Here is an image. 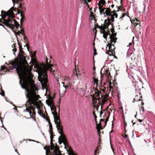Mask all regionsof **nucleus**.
<instances>
[{"instance_id": "1", "label": "nucleus", "mask_w": 155, "mask_h": 155, "mask_svg": "<svg viewBox=\"0 0 155 155\" xmlns=\"http://www.w3.org/2000/svg\"><path fill=\"white\" fill-rule=\"evenodd\" d=\"M17 67L16 70L20 79V84L21 87L25 89L26 92L25 94L27 101L25 106L26 108L25 111L29 113L30 116L31 117L32 110L33 112L32 115L35 114L34 109L32 106V104L35 105L38 109L40 106L38 105L37 101L38 100V95L36 94L34 90V81L31 79L33 75L31 71V68H28L23 63L17 64L13 67L11 68L13 70Z\"/></svg>"}, {"instance_id": "2", "label": "nucleus", "mask_w": 155, "mask_h": 155, "mask_svg": "<svg viewBox=\"0 0 155 155\" xmlns=\"http://www.w3.org/2000/svg\"><path fill=\"white\" fill-rule=\"evenodd\" d=\"M46 62V64L44 65L43 67L40 66L38 64L35 66V67L36 68L38 74V80L40 82L42 86L45 87L47 85V83L48 82L46 71L49 70L53 74H54V72L55 71L54 70H53L52 68L53 66L52 64H49L48 61V59L47 58Z\"/></svg>"}, {"instance_id": "3", "label": "nucleus", "mask_w": 155, "mask_h": 155, "mask_svg": "<svg viewBox=\"0 0 155 155\" xmlns=\"http://www.w3.org/2000/svg\"><path fill=\"white\" fill-rule=\"evenodd\" d=\"M16 11L14 10L15 12ZM2 15L3 18L0 20V22L3 23L7 26L12 29L15 27L17 28L19 27V25L14 19L15 16L13 10H8L7 12L2 10Z\"/></svg>"}, {"instance_id": "4", "label": "nucleus", "mask_w": 155, "mask_h": 155, "mask_svg": "<svg viewBox=\"0 0 155 155\" xmlns=\"http://www.w3.org/2000/svg\"><path fill=\"white\" fill-rule=\"evenodd\" d=\"M54 118V122L56 124V127L59 134H60V136L58 138L59 143L60 144L62 142L65 144L66 142V138L64 134L63 131V127L60 124V121L59 116L55 112V113H52Z\"/></svg>"}, {"instance_id": "5", "label": "nucleus", "mask_w": 155, "mask_h": 155, "mask_svg": "<svg viewBox=\"0 0 155 155\" xmlns=\"http://www.w3.org/2000/svg\"><path fill=\"white\" fill-rule=\"evenodd\" d=\"M64 82H62L63 84L64 90L62 91L61 89L59 90V93L64 94L66 91V89L70 88L72 84L71 79L69 76H65L62 78Z\"/></svg>"}, {"instance_id": "6", "label": "nucleus", "mask_w": 155, "mask_h": 155, "mask_svg": "<svg viewBox=\"0 0 155 155\" xmlns=\"http://www.w3.org/2000/svg\"><path fill=\"white\" fill-rule=\"evenodd\" d=\"M106 15L108 17L107 19L108 20V23H107L108 26L110 25L111 21H114V16L117 18V14L116 13L115 10H113V11L111 12V10H106Z\"/></svg>"}, {"instance_id": "7", "label": "nucleus", "mask_w": 155, "mask_h": 155, "mask_svg": "<svg viewBox=\"0 0 155 155\" xmlns=\"http://www.w3.org/2000/svg\"><path fill=\"white\" fill-rule=\"evenodd\" d=\"M18 56L19 58L20 61L19 63H23L28 68H31V71L32 70L33 68V66L31 65L29 66L28 64L26 63V61L25 59V56L23 55L22 53H20L18 54Z\"/></svg>"}, {"instance_id": "8", "label": "nucleus", "mask_w": 155, "mask_h": 155, "mask_svg": "<svg viewBox=\"0 0 155 155\" xmlns=\"http://www.w3.org/2000/svg\"><path fill=\"white\" fill-rule=\"evenodd\" d=\"M12 2L14 4L13 7L14 8H17V10H19V8H21V6L20 2L22 0H12Z\"/></svg>"}, {"instance_id": "9", "label": "nucleus", "mask_w": 155, "mask_h": 155, "mask_svg": "<svg viewBox=\"0 0 155 155\" xmlns=\"http://www.w3.org/2000/svg\"><path fill=\"white\" fill-rule=\"evenodd\" d=\"M105 3V2L104 0H100L98 4L99 6V10H110V8H105L103 7V6L104 5Z\"/></svg>"}, {"instance_id": "10", "label": "nucleus", "mask_w": 155, "mask_h": 155, "mask_svg": "<svg viewBox=\"0 0 155 155\" xmlns=\"http://www.w3.org/2000/svg\"><path fill=\"white\" fill-rule=\"evenodd\" d=\"M127 56L128 57L130 58L132 60H135L138 57V55H136L134 52L131 53L129 49L127 53Z\"/></svg>"}, {"instance_id": "11", "label": "nucleus", "mask_w": 155, "mask_h": 155, "mask_svg": "<svg viewBox=\"0 0 155 155\" xmlns=\"http://www.w3.org/2000/svg\"><path fill=\"white\" fill-rule=\"evenodd\" d=\"M89 12L90 13V15H89V20L92 23H95L96 22V21L95 18L94 13L90 11Z\"/></svg>"}, {"instance_id": "12", "label": "nucleus", "mask_w": 155, "mask_h": 155, "mask_svg": "<svg viewBox=\"0 0 155 155\" xmlns=\"http://www.w3.org/2000/svg\"><path fill=\"white\" fill-rule=\"evenodd\" d=\"M101 73L102 75H105L107 77L110 74L108 68H102Z\"/></svg>"}, {"instance_id": "13", "label": "nucleus", "mask_w": 155, "mask_h": 155, "mask_svg": "<svg viewBox=\"0 0 155 155\" xmlns=\"http://www.w3.org/2000/svg\"><path fill=\"white\" fill-rule=\"evenodd\" d=\"M116 35V33H115L113 34L112 36L110 35V41H111V43H114V44L116 42L117 39V38L115 37Z\"/></svg>"}, {"instance_id": "14", "label": "nucleus", "mask_w": 155, "mask_h": 155, "mask_svg": "<svg viewBox=\"0 0 155 155\" xmlns=\"http://www.w3.org/2000/svg\"><path fill=\"white\" fill-rule=\"evenodd\" d=\"M108 48L109 51L111 53H113L114 51L115 48L113 43H111V42L110 44H108Z\"/></svg>"}, {"instance_id": "15", "label": "nucleus", "mask_w": 155, "mask_h": 155, "mask_svg": "<svg viewBox=\"0 0 155 155\" xmlns=\"http://www.w3.org/2000/svg\"><path fill=\"white\" fill-rule=\"evenodd\" d=\"M18 11V14H20V16L21 17V18L20 19V22L21 24H22V23L24 22V21L25 20V18L23 15V14L22 13H21L20 11V10H17Z\"/></svg>"}, {"instance_id": "16", "label": "nucleus", "mask_w": 155, "mask_h": 155, "mask_svg": "<svg viewBox=\"0 0 155 155\" xmlns=\"http://www.w3.org/2000/svg\"><path fill=\"white\" fill-rule=\"evenodd\" d=\"M55 149L54 150H53V152H54V154H53V155H63L57 149H55V147H53L51 148V150Z\"/></svg>"}, {"instance_id": "17", "label": "nucleus", "mask_w": 155, "mask_h": 155, "mask_svg": "<svg viewBox=\"0 0 155 155\" xmlns=\"http://www.w3.org/2000/svg\"><path fill=\"white\" fill-rule=\"evenodd\" d=\"M17 33L18 34V35H20V34H21V35H22L23 36L24 40L25 41H26L27 40V39L26 38L25 36L24 35V31L23 29H22L21 30V31H19L18 32H17Z\"/></svg>"}, {"instance_id": "18", "label": "nucleus", "mask_w": 155, "mask_h": 155, "mask_svg": "<svg viewBox=\"0 0 155 155\" xmlns=\"http://www.w3.org/2000/svg\"><path fill=\"white\" fill-rule=\"evenodd\" d=\"M80 94L81 96H83L85 93L84 90L82 88H81L79 90Z\"/></svg>"}, {"instance_id": "19", "label": "nucleus", "mask_w": 155, "mask_h": 155, "mask_svg": "<svg viewBox=\"0 0 155 155\" xmlns=\"http://www.w3.org/2000/svg\"><path fill=\"white\" fill-rule=\"evenodd\" d=\"M106 101V100L105 99H102L101 101H99L100 105H101V108H102L103 105Z\"/></svg>"}, {"instance_id": "20", "label": "nucleus", "mask_w": 155, "mask_h": 155, "mask_svg": "<svg viewBox=\"0 0 155 155\" xmlns=\"http://www.w3.org/2000/svg\"><path fill=\"white\" fill-rule=\"evenodd\" d=\"M105 10H99L100 12L101 15L103 16V17H105L106 15V10L104 12Z\"/></svg>"}, {"instance_id": "21", "label": "nucleus", "mask_w": 155, "mask_h": 155, "mask_svg": "<svg viewBox=\"0 0 155 155\" xmlns=\"http://www.w3.org/2000/svg\"><path fill=\"white\" fill-rule=\"evenodd\" d=\"M93 82L94 83V86L95 84L96 86H97V82H98V80L94 78H93Z\"/></svg>"}, {"instance_id": "22", "label": "nucleus", "mask_w": 155, "mask_h": 155, "mask_svg": "<svg viewBox=\"0 0 155 155\" xmlns=\"http://www.w3.org/2000/svg\"><path fill=\"white\" fill-rule=\"evenodd\" d=\"M111 83L110 82L109 85V88L110 89V91H113V88L112 86H111Z\"/></svg>"}, {"instance_id": "23", "label": "nucleus", "mask_w": 155, "mask_h": 155, "mask_svg": "<svg viewBox=\"0 0 155 155\" xmlns=\"http://www.w3.org/2000/svg\"><path fill=\"white\" fill-rule=\"evenodd\" d=\"M38 113L42 117H44L43 113L41 111H38Z\"/></svg>"}, {"instance_id": "24", "label": "nucleus", "mask_w": 155, "mask_h": 155, "mask_svg": "<svg viewBox=\"0 0 155 155\" xmlns=\"http://www.w3.org/2000/svg\"><path fill=\"white\" fill-rule=\"evenodd\" d=\"M82 2L83 3H85L86 5H87V7L89 8V10H91V9L89 8L87 3V0H82Z\"/></svg>"}, {"instance_id": "25", "label": "nucleus", "mask_w": 155, "mask_h": 155, "mask_svg": "<svg viewBox=\"0 0 155 155\" xmlns=\"http://www.w3.org/2000/svg\"><path fill=\"white\" fill-rule=\"evenodd\" d=\"M97 99H96V100H94V98H93V103L94 105H95L97 103Z\"/></svg>"}, {"instance_id": "26", "label": "nucleus", "mask_w": 155, "mask_h": 155, "mask_svg": "<svg viewBox=\"0 0 155 155\" xmlns=\"http://www.w3.org/2000/svg\"><path fill=\"white\" fill-rule=\"evenodd\" d=\"M136 22H136L134 23V25L135 26H137V25L138 24V22L139 21V20H137V18H136Z\"/></svg>"}, {"instance_id": "27", "label": "nucleus", "mask_w": 155, "mask_h": 155, "mask_svg": "<svg viewBox=\"0 0 155 155\" xmlns=\"http://www.w3.org/2000/svg\"><path fill=\"white\" fill-rule=\"evenodd\" d=\"M108 35V34L107 33H104L103 34V37L105 38L106 39L107 38V35Z\"/></svg>"}, {"instance_id": "28", "label": "nucleus", "mask_w": 155, "mask_h": 155, "mask_svg": "<svg viewBox=\"0 0 155 155\" xmlns=\"http://www.w3.org/2000/svg\"><path fill=\"white\" fill-rule=\"evenodd\" d=\"M140 100V99H136V98H134L133 100V102H135V101H139Z\"/></svg>"}, {"instance_id": "29", "label": "nucleus", "mask_w": 155, "mask_h": 155, "mask_svg": "<svg viewBox=\"0 0 155 155\" xmlns=\"http://www.w3.org/2000/svg\"><path fill=\"white\" fill-rule=\"evenodd\" d=\"M6 67L5 66H4L3 67L1 66V68L0 69V70L1 71L3 70Z\"/></svg>"}, {"instance_id": "30", "label": "nucleus", "mask_w": 155, "mask_h": 155, "mask_svg": "<svg viewBox=\"0 0 155 155\" xmlns=\"http://www.w3.org/2000/svg\"><path fill=\"white\" fill-rule=\"evenodd\" d=\"M126 15V14L125 13H123L122 15L121 16L120 18V19L122 18H123Z\"/></svg>"}, {"instance_id": "31", "label": "nucleus", "mask_w": 155, "mask_h": 155, "mask_svg": "<svg viewBox=\"0 0 155 155\" xmlns=\"http://www.w3.org/2000/svg\"><path fill=\"white\" fill-rule=\"evenodd\" d=\"M4 91H2V92L0 93V94L2 96H4Z\"/></svg>"}, {"instance_id": "32", "label": "nucleus", "mask_w": 155, "mask_h": 155, "mask_svg": "<svg viewBox=\"0 0 155 155\" xmlns=\"http://www.w3.org/2000/svg\"><path fill=\"white\" fill-rule=\"evenodd\" d=\"M12 51L14 52L13 54H15V52L16 51V49L15 48H14L12 50Z\"/></svg>"}, {"instance_id": "33", "label": "nucleus", "mask_w": 155, "mask_h": 155, "mask_svg": "<svg viewBox=\"0 0 155 155\" xmlns=\"http://www.w3.org/2000/svg\"><path fill=\"white\" fill-rule=\"evenodd\" d=\"M129 77L131 79V78L134 79L133 76L132 75H129Z\"/></svg>"}, {"instance_id": "34", "label": "nucleus", "mask_w": 155, "mask_h": 155, "mask_svg": "<svg viewBox=\"0 0 155 155\" xmlns=\"http://www.w3.org/2000/svg\"><path fill=\"white\" fill-rule=\"evenodd\" d=\"M108 117H109V116L108 117H107V118L106 119V121L104 122V123H105V125H106V122H107L108 120Z\"/></svg>"}, {"instance_id": "35", "label": "nucleus", "mask_w": 155, "mask_h": 155, "mask_svg": "<svg viewBox=\"0 0 155 155\" xmlns=\"http://www.w3.org/2000/svg\"><path fill=\"white\" fill-rule=\"evenodd\" d=\"M48 152H49V153H51V152L50 151L46 150V155H48Z\"/></svg>"}, {"instance_id": "36", "label": "nucleus", "mask_w": 155, "mask_h": 155, "mask_svg": "<svg viewBox=\"0 0 155 155\" xmlns=\"http://www.w3.org/2000/svg\"><path fill=\"white\" fill-rule=\"evenodd\" d=\"M35 55H36V52H35L33 54V57H34L35 56Z\"/></svg>"}, {"instance_id": "37", "label": "nucleus", "mask_w": 155, "mask_h": 155, "mask_svg": "<svg viewBox=\"0 0 155 155\" xmlns=\"http://www.w3.org/2000/svg\"><path fill=\"white\" fill-rule=\"evenodd\" d=\"M140 122H141L143 120H141V119H137Z\"/></svg>"}, {"instance_id": "38", "label": "nucleus", "mask_w": 155, "mask_h": 155, "mask_svg": "<svg viewBox=\"0 0 155 155\" xmlns=\"http://www.w3.org/2000/svg\"><path fill=\"white\" fill-rule=\"evenodd\" d=\"M141 110H142V111L144 112V108L143 107H141Z\"/></svg>"}, {"instance_id": "39", "label": "nucleus", "mask_w": 155, "mask_h": 155, "mask_svg": "<svg viewBox=\"0 0 155 155\" xmlns=\"http://www.w3.org/2000/svg\"><path fill=\"white\" fill-rule=\"evenodd\" d=\"M132 43H129V45H128L127 47H128V46L131 45H132Z\"/></svg>"}, {"instance_id": "40", "label": "nucleus", "mask_w": 155, "mask_h": 155, "mask_svg": "<svg viewBox=\"0 0 155 155\" xmlns=\"http://www.w3.org/2000/svg\"><path fill=\"white\" fill-rule=\"evenodd\" d=\"M12 48H14L15 47V44H13L12 45Z\"/></svg>"}, {"instance_id": "41", "label": "nucleus", "mask_w": 155, "mask_h": 155, "mask_svg": "<svg viewBox=\"0 0 155 155\" xmlns=\"http://www.w3.org/2000/svg\"><path fill=\"white\" fill-rule=\"evenodd\" d=\"M91 2V0H87V2Z\"/></svg>"}, {"instance_id": "42", "label": "nucleus", "mask_w": 155, "mask_h": 155, "mask_svg": "<svg viewBox=\"0 0 155 155\" xmlns=\"http://www.w3.org/2000/svg\"><path fill=\"white\" fill-rule=\"evenodd\" d=\"M128 136L127 135H126V134H124V137L125 138H127V137Z\"/></svg>"}, {"instance_id": "43", "label": "nucleus", "mask_w": 155, "mask_h": 155, "mask_svg": "<svg viewBox=\"0 0 155 155\" xmlns=\"http://www.w3.org/2000/svg\"><path fill=\"white\" fill-rule=\"evenodd\" d=\"M114 6V5H111V8H113Z\"/></svg>"}, {"instance_id": "44", "label": "nucleus", "mask_w": 155, "mask_h": 155, "mask_svg": "<svg viewBox=\"0 0 155 155\" xmlns=\"http://www.w3.org/2000/svg\"><path fill=\"white\" fill-rule=\"evenodd\" d=\"M120 109L121 110L122 112H123V108L122 107H120Z\"/></svg>"}, {"instance_id": "45", "label": "nucleus", "mask_w": 155, "mask_h": 155, "mask_svg": "<svg viewBox=\"0 0 155 155\" xmlns=\"http://www.w3.org/2000/svg\"><path fill=\"white\" fill-rule=\"evenodd\" d=\"M29 140L30 141H35L34 140H31V139H29Z\"/></svg>"}, {"instance_id": "46", "label": "nucleus", "mask_w": 155, "mask_h": 155, "mask_svg": "<svg viewBox=\"0 0 155 155\" xmlns=\"http://www.w3.org/2000/svg\"><path fill=\"white\" fill-rule=\"evenodd\" d=\"M104 121V120L102 119H101L100 120V122L101 121Z\"/></svg>"}, {"instance_id": "47", "label": "nucleus", "mask_w": 155, "mask_h": 155, "mask_svg": "<svg viewBox=\"0 0 155 155\" xmlns=\"http://www.w3.org/2000/svg\"><path fill=\"white\" fill-rule=\"evenodd\" d=\"M9 10H14V9H13V7H12L11 8H10V9Z\"/></svg>"}, {"instance_id": "48", "label": "nucleus", "mask_w": 155, "mask_h": 155, "mask_svg": "<svg viewBox=\"0 0 155 155\" xmlns=\"http://www.w3.org/2000/svg\"><path fill=\"white\" fill-rule=\"evenodd\" d=\"M26 47H27V48L28 49V45L27 44H26Z\"/></svg>"}, {"instance_id": "49", "label": "nucleus", "mask_w": 155, "mask_h": 155, "mask_svg": "<svg viewBox=\"0 0 155 155\" xmlns=\"http://www.w3.org/2000/svg\"><path fill=\"white\" fill-rule=\"evenodd\" d=\"M100 115H101L102 114V112L101 111H100Z\"/></svg>"}, {"instance_id": "50", "label": "nucleus", "mask_w": 155, "mask_h": 155, "mask_svg": "<svg viewBox=\"0 0 155 155\" xmlns=\"http://www.w3.org/2000/svg\"><path fill=\"white\" fill-rule=\"evenodd\" d=\"M95 67H94L93 68V69L94 70H95Z\"/></svg>"}, {"instance_id": "51", "label": "nucleus", "mask_w": 155, "mask_h": 155, "mask_svg": "<svg viewBox=\"0 0 155 155\" xmlns=\"http://www.w3.org/2000/svg\"><path fill=\"white\" fill-rule=\"evenodd\" d=\"M0 118L1 120V122L2 123V120H1V117H0Z\"/></svg>"}, {"instance_id": "52", "label": "nucleus", "mask_w": 155, "mask_h": 155, "mask_svg": "<svg viewBox=\"0 0 155 155\" xmlns=\"http://www.w3.org/2000/svg\"><path fill=\"white\" fill-rule=\"evenodd\" d=\"M137 116V114H136V115H135V118H136V116Z\"/></svg>"}, {"instance_id": "53", "label": "nucleus", "mask_w": 155, "mask_h": 155, "mask_svg": "<svg viewBox=\"0 0 155 155\" xmlns=\"http://www.w3.org/2000/svg\"><path fill=\"white\" fill-rule=\"evenodd\" d=\"M13 106L15 107H16V106L15 105H14L13 104Z\"/></svg>"}, {"instance_id": "54", "label": "nucleus", "mask_w": 155, "mask_h": 155, "mask_svg": "<svg viewBox=\"0 0 155 155\" xmlns=\"http://www.w3.org/2000/svg\"><path fill=\"white\" fill-rule=\"evenodd\" d=\"M94 12H96V10H94Z\"/></svg>"}, {"instance_id": "55", "label": "nucleus", "mask_w": 155, "mask_h": 155, "mask_svg": "<svg viewBox=\"0 0 155 155\" xmlns=\"http://www.w3.org/2000/svg\"><path fill=\"white\" fill-rule=\"evenodd\" d=\"M111 31L112 33H113V31Z\"/></svg>"}, {"instance_id": "56", "label": "nucleus", "mask_w": 155, "mask_h": 155, "mask_svg": "<svg viewBox=\"0 0 155 155\" xmlns=\"http://www.w3.org/2000/svg\"><path fill=\"white\" fill-rule=\"evenodd\" d=\"M50 133L51 134H52L51 132V131H50Z\"/></svg>"}, {"instance_id": "57", "label": "nucleus", "mask_w": 155, "mask_h": 155, "mask_svg": "<svg viewBox=\"0 0 155 155\" xmlns=\"http://www.w3.org/2000/svg\"><path fill=\"white\" fill-rule=\"evenodd\" d=\"M118 9H119V10H120V8H119V7H118Z\"/></svg>"}, {"instance_id": "58", "label": "nucleus", "mask_w": 155, "mask_h": 155, "mask_svg": "<svg viewBox=\"0 0 155 155\" xmlns=\"http://www.w3.org/2000/svg\"><path fill=\"white\" fill-rule=\"evenodd\" d=\"M51 103H51V104H50V105H52V104H51Z\"/></svg>"}, {"instance_id": "59", "label": "nucleus", "mask_w": 155, "mask_h": 155, "mask_svg": "<svg viewBox=\"0 0 155 155\" xmlns=\"http://www.w3.org/2000/svg\"><path fill=\"white\" fill-rule=\"evenodd\" d=\"M0 74L2 75V74L1 73H0Z\"/></svg>"}, {"instance_id": "60", "label": "nucleus", "mask_w": 155, "mask_h": 155, "mask_svg": "<svg viewBox=\"0 0 155 155\" xmlns=\"http://www.w3.org/2000/svg\"><path fill=\"white\" fill-rule=\"evenodd\" d=\"M134 37H133V39H134Z\"/></svg>"}, {"instance_id": "61", "label": "nucleus", "mask_w": 155, "mask_h": 155, "mask_svg": "<svg viewBox=\"0 0 155 155\" xmlns=\"http://www.w3.org/2000/svg\"><path fill=\"white\" fill-rule=\"evenodd\" d=\"M144 141H145V142H146V140H144Z\"/></svg>"}, {"instance_id": "62", "label": "nucleus", "mask_w": 155, "mask_h": 155, "mask_svg": "<svg viewBox=\"0 0 155 155\" xmlns=\"http://www.w3.org/2000/svg\"><path fill=\"white\" fill-rule=\"evenodd\" d=\"M142 104H144L143 103H142Z\"/></svg>"}, {"instance_id": "63", "label": "nucleus", "mask_w": 155, "mask_h": 155, "mask_svg": "<svg viewBox=\"0 0 155 155\" xmlns=\"http://www.w3.org/2000/svg\"><path fill=\"white\" fill-rule=\"evenodd\" d=\"M132 123H133V120H132Z\"/></svg>"}, {"instance_id": "64", "label": "nucleus", "mask_w": 155, "mask_h": 155, "mask_svg": "<svg viewBox=\"0 0 155 155\" xmlns=\"http://www.w3.org/2000/svg\"><path fill=\"white\" fill-rule=\"evenodd\" d=\"M10 103H11V104H12V102H11Z\"/></svg>"}]
</instances>
